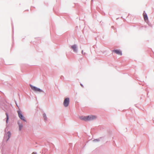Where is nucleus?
Masks as SVG:
<instances>
[{
	"instance_id": "1",
	"label": "nucleus",
	"mask_w": 154,
	"mask_h": 154,
	"mask_svg": "<svg viewBox=\"0 0 154 154\" xmlns=\"http://www.w3.org/2000/svg\"><path fill=\"white\" fill-rule=\"evenodd\" d=\"M30 86L31 89L34 91L35 92H42L43 91L40 89L37 88L35 86H33L32 85H30Z\"/></svg>"
},
{
	"instance_id": "2",
	"label": "nucleus",
	"mask_w": 154,
	"mask_h": 154,
	"mask_svg": "<svg viewBox=\"0 0 154 154\" xmlns=\"http://www.w3.org/2000/svg\"><path fill=\"white\" fill-rule=\"evenodd\" d=\"M69 102V99L68 98H66L65 99L63 105L65 107H67L68 106Z\"/></svg>"
},
{
	"instance_id": "3",
	"label": "nucleus",
	"mask_w": 154,
	"mask_h": 154,
	"mask_svg": "<svg viewBox=\"0 0 154 154\" xmlns=\"http://www.w3.org/2000/svg\"><path fill=\"white\" fill-rule=\"evenodd\" d=\"M96 116L93 115L87 116V121L94 120L96 118Z\"/></svg>"
},
{
	"instance_id": "4",
	"label": "nucleus",
	"mask_w": 154,
	"mask_h": 154,
	"mask_svg": "<svg viewBox=\"0 0 154 154\" xmlns=\"http://www.w3.org/2000/svg\"><path fill=\"white\" fill-rule=\"evenodd\" d=\"M11 133L9 131L5 135V139L6 141L8 140L11 136Z\"/></svg>"
},
{
	"instance_id": "5",
	"label": "nucleus",
	"mask_w": 154,
	"mask_h": 154,
	"mask_svg": "<svg viewBox=\"0 0 154 154\" xmlns=\"http://www.w3.org/2000/svg\"><path fill=\"white\" fill-rule=\"evenodd\" d=\"M17 112L18 114V116L19 118L25 121L26 120L25 119L24 117L22 115V114L21 113V112L18 111H17Z\"/></svg>"
},
{
	"instance_id": "6",
	"label": "nucleus",
	"mask_w": 154,
	"mask_h": 154,
	"mask_svg": "<svg viewBox=\"0 0 154 154\" xmlns=\"http://www.w3.org/2000/svg\"><path fill=\"white\" fill-rule=\"evenodd\" d=\"M143 16L145 21L146 22H147L148 18L146 13L145 12H144L143 14Z\"/></svg>"
},
{
	"instance_id": "7",
	"label": "nucleus",
	"mask_w": 154,
	"mask_h": 154,
	"mask_svg": "<svg viewBox=\"0 0 154 154\" xmlns=\"http://www.w3.org/2000/svg\"><path fill=\"white\" fill-rule=\"evenodd\" d=\"M112 51L114 52L115 53L119 55H122V52L119 50H113Z\"/></svg>"
},
{
	"instance_id": "8",
	"label": "nucleus",
	"mask_w": 154,
	"mask_h": 154,
	"mask_svg": "<svg viewBox=\"0 0 154 154\" xmlns=\"http://www.w3.org/2000/svg\"><path fill=\"white\" fill-rule=\"evenodd\" d=\"M71 48L74 52H77V46L75 45H72L71 46Z\"/></svg>"
},
{
	"instance_id": "9",
	"label": "nucleus",
	"mask_w": 154,
	"mask_h": 154,
	"mask_svg": "<svg viewBox=\"0 0 154 154\" xmlns=\"http://www.w3.org/2000/svg\"><path fill=\"white\" fill-rule=\"evenodd\" d=\"M80 119L82 120L85 121H87V116H81L80 117Z\"/></svg>"
},
{
	"instance_id": "10",
	"label": "nucleus",
	"mask_w": 154,
	"mask_h": 154,
	"mask_svg": "<svg viewBox=\"0 0 154 154\" xmlns=\"http://www.w3.org/2000/svg\"><path fill=\"white\" fill-rule=\"evenodd\" d=\"M18 124L19 125V129L20 130H21L23 127V126L22 124H20L19 123Z\"/></svg>"
},
{
	"instance_id": "11",
	"label": "nucleus",
	"mask_w": 154,
	"mask_h": 154,
	"mask_svg": "<svg viewBox=\"0 0 154 154\" xmlns=\"http://www.w3.org/2000/svg\"><path fill=\"white\" fill-rule=\"evenodd\" d=\"M6 122L7 123H8V114L7 113H6Z\"/></svg>"
},
{
	"instance_id": "12",
	"label": "nucleus",
	"mask_w": 154,
	"mask_h": 154,
	"mask_svg": "<svg viewBox=\"0 0 154 154\" xmlns=\"http://www.w3.org/2000/svg\"><path fill=\"white\" fill-rule=\"evenodd\" d=\"M82 53L83 55H85L86 54L85 53V52H84L82 50Z\"/></svg>"
},
{
	"instance_id": "13",
	"label": "nucleus",
	"mask_w": 154,
	"mask_h": 154,
	"mask_svg": "<svg viewBox=\"0 0 154 154\" xmlns=\"http://www.w3.org/2000/svg\"><path fill=\"white\" fill-rule=\"evenodd\" d=\"M32 154H36V152H33L32 153Z\"/></svg>"
},
{
	"instance_id": "14",
	"label": "nucleus",
	"mask_w": 154,
	"mask_h": 154,
	"mask_svg": "<svg viewBox=\"0 0 154 154\" xmlns=\"http://www.w3.org/2000/svg\"><path fill=\"white\" fill-rule=\"evenodd\" d=\"M43 116H44V118H45V117H46V115L45 114H44L43 115Z\"/></svg>"
},
{
	"instance_id": "15",
	"label": "nucleus",
	"mask_w": 154,
	"mask_h": 154,
	"mask_svg": "<svg viewBox=\"0 0 154 154\" xmlns=\"http://www.w3.org/2000/svg\"><path fill=\"white\" fill-rule=\"evenodd\" d=\"M80 85L82 87H83V86L82 84H81Z\"/></svg>"
}]
</instances>
